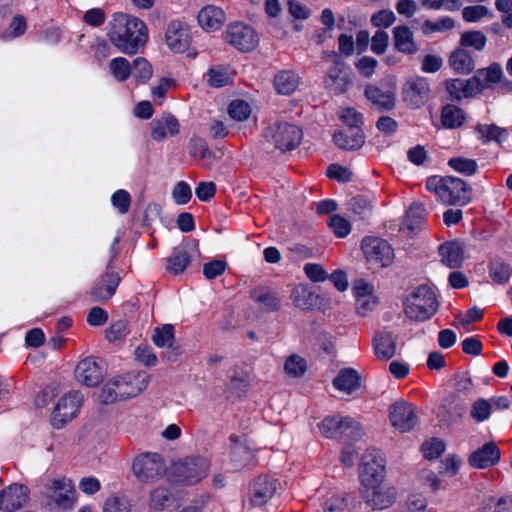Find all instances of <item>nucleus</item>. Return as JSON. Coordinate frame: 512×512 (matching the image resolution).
I'll list each match as a JSON object with an SVG mask.
<instances>
[{"label": "nucleus", "instance_id": "f257e3e1", "mask_svg": "<svg viewBox=\"0 0 512 512\" xmlns=\"http://www.w3.org/2000/svg\"><path fill=\"white\" fill-rule=\"evenodd\" d=\"M107 36L121 53L135 55L148 41V28L144 21L135 16L116 13L109 23Z\"/></svg>", "mask_w": 512, "mask_h": 512}, {"label": "nucleus", "instance_id": "f03ea898", "mask_svg": "<svg viewBox=\"0 0 512 512\" xmlns=\"http://www.w3.org/2000/svg\"><path fill=\"white\" fill-rule=\"evenodd\" d=\"M426 189L446 205H466L471 200V189L455 177L432 176L427 179Z\"/></svg>", "mask_w": 512, "mask_h": 512}, {"label": "nucleus", "instance_id": "7ed1b4c3", "mask_svg": "<svg viewBox=\"0 0 512 512\" xmlns=\"http://www.w3.org/2000/svg\"><path fill=\"white\" fill-rule=\"evenodd\" d=\"M438 309L435 292L428 286L415 288L405 299L404 311L408 318L425 321L432 317Z\"/></svg>", "mask_w": 512, "mask_h": 512}, {"label": "nucleus", "instance_id": "20e7f679", "mask_svg": "<svg viewBox=\"0 0 512 512\" xmlns=\"http://www.w3.org/2000/svg\"><path fill=\"white\" fill-rule=\"evenodd\" d=\"M301 129L288 122H274L265 130L264 136L268 142L280 151L295 149L302 139Z\"/></svg>", "mask_w": 512, "mask_h": 512}, {"label": "nucleus", "instance_id": "39448f33", "mask_svg": "<svg viewBox=\"0 0 512 512\" xmlns=\"http://www.w3.org/2000/svg\"><path fill=\"white\" fill-rule=\"evenodd\" d=\"M386 473L384 454L377 449H368L361 458L359 479L361 486L383 482Z\"/></svg>", "mask_w": 512, "mask_h": 512}, {"label": "nucleus", "instance_id": "423d86ee", "mask_svg": "<svg viewBox=\"0 0 512 512\" xmlns=\"http://www.w3.org/2000/svg\"><path fill=\"white\" fill-rule=\"evenodd\" d=\"M223 37L225 42L241 52H250L254 50L259 43V37L255 29L243 22L230 23Z\"/></svg>", "mask_w": 512, "mask_h": 512}, {"label": "nucleus", "instance_id": "0eeeda50", "mask_svg": "<svg viewBox=\"0 0 512 512\" xmlns=\"http://www.w3.org/2000/svg\"><path fill=\"white\" fill-rule=\"evenodd\" d=\"M361 496L366 505L372 510H384L396 502L397 490L383 481L361 486Z\"/></svg>", "mask_w": 512, "mask_h": 512}, {"label": "nucleus", "instance_id": "6e6552de", "mask_svg": "<svg viewBox=\"0 0 512 512\" xmlns=\"http://www.w3.org/2000/svg\"><path fill=\"white\" fill-rule=\"evenodd\" d=\"M132 471L138 481L153 482L164 473V463L157 453H142L133 460Z\"/></svg>", "mask_w": 512, "mask_h": 512}, {"label": "nucleus", "instance_id": "1a4fd4ad", "mask_svg": "<svg viewBox=\"0 0 512 512\" xmlns=\"http://www.w3.org/2000/svg\"><path fill=\"white\" fill-rule=\"evenodd\" d=\"M209 464L205 458L189 457L178 462L173 467V474L177 482L192 485L205 477Z\"/></svg>", "mask_w": 512, "mask_h": 512}, {"label": "nucleus", "instance_id": "9d476101", "mask_svg": "<svg viewBox=\"0 0 512 512\" xmlns=\"http://www.w3.org/2000/svg\"><path fill=\"white\" fill-rule=\"evenodd\" d=\"M366 260L378 267H388L394 260V250L391 245L383 239L366 237L361 245Z\"/></svg>", "mask_w": 512, "mask_h": 512}, {"label": "nucleus", "instance_id": "9b49d317", "mask_svg": "<svg viewBox=\"0 0 512 512\" xmlns=\"http://www.w3.org/2000/svg\"><path fill=\"white\" fill-rule=\"evenodd\" d=\"M192 41L191 28L183 20H172L165 30V44L173 53H186L190 51Z\"/></svg>", "mask_w": 512, "mask_h": 512}, {"label": "nucleus", "instance_id": "f8f14e48", "mask_svg": "<svg viewBox=\"0 0 512 512\" xmlns=\"http://www.w3.org/2000/svg\"><path fill=\"white\" fill-rule=\"evenodd\" d=\"M82 402L83 396L78 391H71L64 394L57 401L52 412V425L57 429L62 428L77 415Z\"/></svg>", "mask_w": 512, "mask_h": 512}, {"label": "nucleus", "instance_id": "ddd939ff", "mask_svg": "<svg viewBox=\"0 0 512 512\" xmlns=\"http://www.w3.org/2000/svg\"><path fill=\"white\" fill-rule=\"evenodd\" d=\"M430 92L429 82L423 77L409 79L402 89L403 100L412 109L424 106L430 97Z\"/></svg>", "mask_w": 512, "mask_h": 512}, {"label": "nucleus", "instance_id": "4468645a", "mask_svg": "<svg viewBox=\"0 0 512 512\" xmlns=\"http://www.w3.org/2000/svg\"><path fill=\"white\" fill-rule=\"evenodd\" d=\"M389 419L392 426L400 432L410 431L417 423L415 408L403 399L395 401L390 406Z\"/></svg>", "mask_w": 512, "mask_h": 512}, {"label": "nucleus", "instance_id": "2eb2a0df", "mask_svg": "<svg viewBox=\"0 0 512 512\" xmlns=\"http://www.w3.org/2000/svg\"><path fill=\"white\" fill-rule=\"evenodd\" d=\"M352 291L355 297L356 312L358 315L365 317L377 308L379 298L375 294L372 284L364 280H357L353 284Z\"/></svg>", "mask_w": 512, "mask_h": 512}, {"label": "nucleus", "instance_id": "dca6fc26", "mask_svg": "<svg viewBox=\"0 0 512 512\" xmlns=\"http://www.w3.org/2000/svg\"><path fill=\"white\" fill-rule=\"evenodd\" d=\"M27 486L13 483L0 491V510L15 512L21 509L29 499Z\"/></svg>", "mask_w": 512, "mask_h": 512}, {"label": "nucleus", "instance_id": "f3484780", "mask_svg": "<svg viewBox=\"0 0 512 512\" xmlns=\"http://www.w3.org/2000/svg\"><path fill=\"white\" fill-rule=\"evenodd\" d=\"M367 99L380 109L390 110L395 107L396 103V83L394 79H390L381 86H368L365 89Z\"/></svg>", "mask_w": 512, "mask_h": 512}, {"label": "nucleus", "instance_id": "a211bd4d", "mask_svg": "<svg viewBox=\"0 0 512 512\" xmlns=\"http://www.w3.org/2000/svg\"><path fill=\"white\" fill-rule=\"evenodd\" d=\"M277 491V480L269 476H260L250 487L249 500L253 506H263L268 503Z\"/></svg>", "mask_w": 512, "mask_h": 512}, {"label": "nucleus", "instance_id": "6ab92c4d", "mask_svg": "<svg viewBox=\"0 0 512 512\" xmlns=\"http://www.w3.org/2000/svg\"><path fill=\"white\" fill-rule=\"evenodd\" d=\"M104 375V367L93 357L81 360L75 369L76 379L86 386L97 385L101 382Z\"/></svg>", "mask_w": 512, "mask_h": 512}, {"label": "nucleus", "instance_id": "aec40b11", "mask_svg": "<svg viewBox=\"0 0 512 512\" xmlns=\"http://www.w3.org/2000/svg\"><path fill=\"white\" fill-rule=\"evenodd\" d=\"M115 378L118 382V388H120L119 393L124 398L139 395L149 383V375L145 372L127 373Z\"/></svg>", "mask_w": 512, "mask_h": 512}, {"label": "nucleus", "instance_id": "412c9836", "mask_svg": "<svg viewBox=\"0 0 512 512\" xmlns=\"http://www.w3.org/2000/svg\"><path fill=\"white\" fill-rule=\"evenodd\" d=\"M50 499L58 508L67 509L74 504V485L69 479H55L50 484Z\"/></svg>", "mask_w": 512, "mask_h": 512}, {"label": "nucleus", "instance_id": "4be33fe9", "mask_svg": "<svg viewBox=\"0 0 512 512\" xmlns=\"http://www.w3.org/2000/svg\"><path fill=\"white\" fill-rule=\"evenodd\" d=\"M120 283L119 275L111 270L110 264L107 266L106 273L95 283L91 290V297L96 302L109 300L116 291Z\"/></svg>", "mask_w": 512, "mask_h": 512}, {"label": "nucleus", "instance_id": "5701e85b", "mask_svg": "<svg viewBox=\"0 0 512 512\" xmlns=\"http://www.w3.org/2000/svg\"><path fill=\"white\" fill-rule=\"evenodd\" d=\"M500 450L494 442H488L468 457V463L476 469H486L496 465L500 460Z\"/></svg>", "mask_w": 512, "mask_h": 512}, {"label": "nucleus", "instance_id": "b1692460", "mask_svg": "<svg viewBox=\"0 0 512 512\" xmlns=\"http://www.w3.org/2000/svg\"><path fill=\"white\" fill-rule=\"evenodd\" d=\"M199 26L206 32H215L222 28L226 22L225 11L216 5H206L197 16Z\"/></svg>", "mask_w": 512, "mask_h": 512}, {"label": "nucleus", "instance_id": "393cba45", "mask_svg": "<svg viewBox=\"0 0 512 512\" xmlns=\"http://www.w3.org/2000/svg\"><path fill=\"white\" fill-rule=\"evenodd\" d=\"M332 384L341 393L351 395L361 386V376L357 370L346 367L339 370Z\"/></svg>", "mask_w": 512, "mask_h": 512}, {"label": "nucleus", "instance_id": "a878e982", "mask_svg": "<svg viewBox=\"0 0 512 512\" xmlns=\"http://www.w3.org/2000/svg\"><path fill=\"white\" fill-rule=\"evenodd\" d=\"M372 345L379 360L388 361L396 354V339L391 332H378L373 338Z\"/></svg>", "mask_w": 512, "mask_h": 512}, {"label": "nucleus", "instance_id": "bb28decb", "mask_svg": "<svg viewBox=\"0 0 512 512\" xmlns=\"http://www.w3.org/2000/svg\"><path fill=\"white\" fill-rule=\"evenodd\" d=\"M324 84L334 94L344 93L350 85V77L343 64H336L327 74Z\"/></svg>", "mask_w": 512, "mask_h": 512}, {"label": "nucleus", "instance_id": "cd10ccee", "mask_svg": "<svg viewBox=\"0 0 512 512\" xmlns=\"http://www.w3.org/2000/svg\"><path fill=\"white\" fill-rule=\"evenodd\" d=\"M333 141L341 149L355 150L364 144V134L361 128H348L345 131L335 132Z\"/></svg>", "mask_w": 512, "mask_h": 512}, {"label": "nucleus", "instance_id": "c85d7f7f", "mask_svg": "<svg viewBox=\"0 0 512 512\" xmlns=\"http://www.w3.org/2000/svg\"><path fill=\"white\" fill-rule=\"evenodd\" d=\"M179 133V122L171 114L164 115L161 119L152 122L151 136L155 141H162L168 135L174 136Z\"/></svg>", "mask_w": 512, "mask_h": 512}, {"label": "nucleus", "instance_id": "c756f323", "mask_svg": "<svg viewBox=\"0 0 512 512\" xmlns=\"http://www.w3.org/2000/svg\"><path fill=\"white\" fill-rule=\"evenodd\" d=\"M442 262L450 267H459L464 260V246L459 241H450L439 247Z\"/></svg>", "mask_w": 512, "mask_h": 512}, {"label": "nucleus", "instance_id": "7c9ffc66", "mask_svg": "<svg viewBox=\"0 0 512 512\" xmlns=\"http://www.w3.org/2000/svg\"><path fill=\"white\" fill-rule=\"evenodd\" d=\"M175 498L172 492L164 487H157L151 491L148 507L151 512H163L172 508Z\"/></svg>", "mask_w": 512, "mask_h": 512}, {"label": "nucleus", "instance_id": "2f4dec72", "mask_svg": "<svg viewBox=\"0 0 512 512\" xmlns=\"http://www.w3.org/2000/svg\"><path fill=\"white\" fill-rule=\"evenodd\" d=\"M190 261L191 255L189 249L187 246L182 245L175 248L172 254L167 257L165 267L167 271L174 274H179L187 268V266L190 264Z\"/></svg>", "mask_w": 512, "mask_h": 512}, {"label": "nucleus", "instance_id": "473e14b6", "mask_svg": "<svg viewBox=\"0 0 512 512\" xmlns=\"http://www.w3.org/2000/svg\"><path fill=\"white\" fill-rule=\"evenodd\" d=\"M291 298L293 303L302 310H309L318 307L320 296L304 285L293 289Z\"/></svg>", "mask_w": 512, "mask_h": 512}, {"label": "nucleus", "instance_id": "72a5a7b5", "mask_svg": "<svg viewBox=\"0 0 512 512\" xmlns=\"http://www.w3.org/2000/svg\"><path fill=\"white\" fill-rule=\"evenodd\" d=\"M466 120L465 112L452 104L445 105L441 110V125L446 129H457Z\"/></svg>", "mask_w": 512, "mask_h": 512}, {"label": "nucleus", "instance_id": "f704fd0d", "mask_svg": "<svg viewBox=\"0 0 512 512\" xmlns=\"http://www.w3.org/2000/svg\"><path fill=\"white\" fill-rule=\"evenodd\" d=\"M475 131L478 138L484 143L495 141L498 144H501L507 140L509 135L507 129L495 124H479L476 126Z\"/></svg>", "mask_w": 512, "mask_h": 512}, {"label": "nucleus", "instance_id": "c9c22d12", "mask_svg": "<svg viewBox=\"0 0 512 512\" xmlns=\"http://www.w3.org/2000/svg\"><path fill=\"white\" fill-rule=\"evenodd\" d=\"M323 512H350L351 501L343 492L328 493L322 504Z\"/></svg>", "mask_w": 512, "mask_h": 512}, {"label": "nucleus", "instance_id": "e433bc0d", "mask_svg": "<svg viewBox=\"0 0 512 512\" xmlns=\"http://www.w3.org/2000/svg\"><path fill=\"white\" fill-rule=\"evenodd\" d=\"M395 47L398 51L406 54L416 52L417 48L413 34L407 26H396L393 30Z\"/></svg>", "mask_w": 512, "mask_h": 512}, {"label": "nucleus", "instance_id": "4c0bfd02", "mask_svg": "<svg viewBox=\"0 0 512 512\" xmlns=\"http://www.w3.org/2000/svg\"><path fill=\"white\" fill-rule=\"evenodd\" d=\"M299 77L292 71H281L274 79V86L279 94L290 95L299 85Z\"/></svg>", "mask_w": 512, "mask_h": 512}, {"label": "nucleus", "instance_id": "58836bf2", "mask_svg": "<svg viewBox=\"0 0 512 512\" xmlns=\"http://www.w3.org/2000/svg\"><path fill=\"white\" fill-rule=\"evenodd\" d=\"M449 64L459 74H468L474 69V60L464 49L455 50L450 56Z\"/></svg>", "mask_w": 512, "mask_h": 512}, {"label": "nucleus", "instance_id": "ea45409f", "mask_svg": "<svg viewBox=\"0 0 512 512\" xmlns=\"http://www.w3.org/2000/svg\"><path fill=\"white\" fill-rule=\"evenodd\" d=\"M231 440L234 442L230 452L234 467L240 469L250 465L253 459L251 450L245 444L236 441L233 437Z\"/></svg>", "mask_w": 512, "mask_h": 512}, {"label": "nucleus", "instance_id": "a19ab883", "mask_svg": "<svg viewBox=\"0 0 512 512\" xmlns=\"http://www.w3.org/2000/svg\"><path fill=\"white\" fill-rule=\"evenodd\" d=\"M153 343L159 348H172L175 342L174 327L171 324H164L154 329L152 336Z\"/></svg>", "mask_w": 512, "mask_h": 512}, {"label": "nucleus", "instance_id": "79ce46f5", "mask_svg": "<svg viewBox=\"0 0 512 512\" xmlns=\"http://www.w3.org/2000/svg\"><path fill=\"white\" fill-rule=\"evenodd\" d=\"M109 71L116 81L124 82L131 76L132 67L126 58L116 57L109 62Z\"/></svg>", "mask_w": 512, "mask_h": 512}, {"label": "nucleus", "instance_id": "37998d69", "mask_svg": "<svg viewBox=\"0 0 512 512\" xmlns=\"http://www.w3.org/2000/svg\"><path fill=\"white\" fill-rule=\"evenodd\" d=\"M425 220V208L420 203H413L406 212L403 225L408 230L420 227Z\"/></svg>", "mask_w": 512, "mask_h": 512}, {"label": "nucleus", "instance_id": "c03bdc74", "mask_svg": "<svg viewBox=\"0 0 512 512\" xmlns=\"http://www.w3.org/2000/svg\"><path fill=\"white\" fill-rule=\"evenodd\" d=\"M427 499L419 493H412L399 505L396 512H427Z\"/></svg>", "mask_w": 512, "mask_h": 512}, {"label": "nucleus", "instance_id": "a18cd8bd", "mask_svg": "<svg viewBox=\"0 0 512 512\" xmlns=\"http://www.w3.org/2000/svg\"><path fill=\"white\" fill-rule=\"evenodd\" d=\"M307 369V363L303 357L292 354L284 362V372L288 377H302Z\"/></svg>", "mask_w": 512, "mask_h": 512}, {"label": "nucleus", "instance_id": "49530a36", "mask_svg": "<svg viewBox=\"0 0 512 512\" xmlns=\"http://www.w3.org/2000/svg\"><path fill=\"white\" fill-rule=\"evenodd\" d=\"M131 67V75L140 83H146L153 75L152 65L143 57L135 58Z\"/></svg>", "mask_w": 512, "mask_h": 512}, {"label": "nucleus", "instance_id": "de8ad7c7", "mask_svg": "<svg viewBox=\"0 0 512 512\" xmlns=\"http://www.w3.org/2000/svg\"><path fill=\"white\" fill-rule=\"evenodd\" d=\"M459 42L463 47H471L477 51H482L486 46L487 38L481 31L470 30L461 34Z\"/></svg>", "mask_w": 512, "mask_h": 512}, {"label": "nucleus", "instance_id": "09e8293b", "mask_svg": "<svg viewBox=\"0 0 512 512\" xmlns=\"http://www.w3.org/2000/svg\"><path fill=\"white\" fill-rule=\"evenodd\" d=\"M492 414V406L489 400L478 398L471 404L470 417L478 423L487 421Z\"/></svg>", "mask_w": 512, "mask_h": 512}, {"label": "nucleus", "instance_id": "8fccbe9b", "mask_svg": "<svg viewBox=\"0 0 512 512\" xmlns=\"http://www.w3.org/2000/svg\"><path fill=\"white\" fill-rule=\"evenodd\" d=\"M492 16V12L484 5H471L462 9V18L468 23L480 22L482 19Z\"/></svg>", "mask_w": 512, "mask_h": 512}, {"label": "nucleus", "instance_id": "3c124183", "mask_svg": "<svg viewBox=\"0 0 512 512\" xmlns=\"http://www.w3.org/2000/svg\"><path fill=\"white\" fill-rule=\"evenodd\" d=\"M251 297L256 303L268 310H274L279 305L275 295L266 288L254 289L251 292Z\"/></svg>", "mask_w": 512, "mask_h": 512}, {"label": "nucleus", "instance_id": "603ef678", "mask_svg": "<svg viewBox=\"0 0 512 512\" xmlns=\"http://www.w3.org/2000/svg\"><path fill=\"white\" fill-rule=\"evenodd\" d=\"M207 82L212 87H223L231 82V74L227 68L213 67L207 72Z\"/></svg>", "mask_w": 512, "mask_h": 512}, {"label": "nucleus", "instance_id": "864d4df0", "mask_svg": "<svg viewBox=\"0 0 512 512\" xmlns=\"http://www.w3.org/2000/svg\"><path fill=\"white\" fill-rule=\"evenodd\" d=\"M480 512H512V503L506 497H489Z\"/></svg>", "mask_w": 512, "mask_h": 512}, {"label": "nucleus", "instance_id": "5fc2aeb1", "mask_svg": "<svg viewBox=\"0 0 512 512\" xmlns=\"http://www.w3.org/2000/svg\"><path fill=\"white\" fill-rule=\"evenodd\" d=\"M415 480L420 487L429 489L432 492H435L440 488L439 477L434 471L429 469L420 470Z\"/></svg>", "mask_w": 512, "mask_h": 512}, {"label": "nucleus", "instance_id": "6e6d98bb", "mask_svg": "<svg viewBox=\"0 0 512 512\" xmlns=\"http://www.w3.org/2000/svg\"><path fill=\"white\" fill-rule=\"evenodd\" d=\"M118 382L116 378L109 380L101 389L99 394V400L102 403L108 404L113 403L119 399H123L122 394L119 393Z\"/></svg>", "mask_w": 512, "mask_h": 512}, {"label": "nucleus", "instance_id": "4d7b16f0", "mask_svg": "<svg viewBox=\"0 0 512 512\" xmlns=\"http://www.w3.org/2000/svg\"><path fill=\"white\" fill-rule=\"evenodd\" d=\"M448 164L456 172L462 173L467 176L473 175L478 168V165L475 160L463 157L451 158Z\"/></svg>", "mask_w": 512, "mask_h": 512}, {"label": "nucleus", "instance_id": "13d9d810", "mask_svg": "<svg viewBox=\"0 0 512 512\" xmlns=\"http://www.w3.org/2000/svg\"><path fill=\"white\" fill-rule=\"evenodd\" d=\"M175 85L171 78L163 77L151 88V96L155 104L161 105L166 98L168 90Z\"/></svg>", "mask_w": 512, "mask_h": 512}, {"label": "nucleus", "instance_id": "bf43d9fd", "mask_svg": "<svg viewBox=\"0 0 512 512\" xmlns=\"http://www.w3.org/2000/svg\"><path fill=\"white\" fill-rule=\"evenodd\" d=\"M455 27V21L449 16H444L436 21L427 20L423 24L424 33L445 32Z\"/></svg>", "mask_w": 512, "mask_h": 512}, {"label": "nucleus", "instance_id": "052dcab7", "mask_svg": "<svg viewBox=\"0 0 512 512\" xmlns=\"http://www.w3.org/2000/svg\"><path fill=\"white\" fill-rule=\"evenodd\" d=\"M445 447V443L442 440L433 438L423 443L422 453L426 459H437L443 454Z\"/></svg>", "mask_w": 512, "mask_h": 512}, {"label": "nucleus", "instance_id": "680f3d73", "mask_svg": "<svg viewBox=\"0 0 512 512\" xmlns=\"http://www.w3.org/2000/svg\"><path fill=\"white\" fill-rule=\"evenodd\" d=\"M229 115L236 121H245L251 115L249 103L243 100H234L229 105Z\"/></svg>", "mask_w": 512, "mask_h": 512}, {"label": "nucleus", "instance_id": "e2e57ef3", "mask_svg": "<svg viewBox=\"0 0 512 512\" xmlns=\"http://www.w3.org/2000/svg\"><path fill=\"white\" fill-rule=\"evenodd\" d=\"M192 190L185 181H178L172 189V199L178 205H184L190 201Z\"/></svg>", "mask_w": 512, "mask_h": 512}, {"label": "nucleus", "instance_id": "0e129e2a", "mask_svg": "<svg viewBox=\"0 0 512 512\" xmlns=\"http://www.w3.org/2000/svg\"><path fill=\"white\" fill-rule=\"evenodd\" d=\"M328 225L337 237L344 238L351 231L349 221L339 215H333L328 220Z\"/></svg>", "mask_w": 512, "mask_h": 512}, {"label": "nucleus", "instance_id": "69168bd1", "mask_svg": "<svg viewBox=\"0 0 512 512\" xmlns=\"http://www.w3.org/2000/svg\"><path fill=\"white\" fill-rule=\"evenodd\" d=\"M103 512H131V505L124 497L111 496L106 499Z\"/></svg>", "mask_w": 512, "mask_h": 512}, {"label": "nucleus", "instance_id": "338daca9", "mask_svg": "<svg viewBox=\"0 0 512 512\" xmlns=\"http://www.w3.org/2000/svg\"><path fill=\"white\" fill-rule=\"evenodd\" d=\"M339 118L348 126V128H361L363 123L362 114L351 107L342 108L339 112Z\"/></svg>", "mask_w": 512, "mask_h": 512}, {"label": "nucleus", "instance_id": "774afa93", "mask_svg": "<svg viewBox=\"0 0 512 512\" xmlns=\"http://www.w3.org/2000/svg\"><path fill=\"white\" fill-rule=\"evenodd\" d=\"M490 275L497 283L504 284L510 278L511 269L509 265L500 261H495L490 266Z\"/></svg>", "mask_w": 512, "mask_h": 512}]
</instances>
